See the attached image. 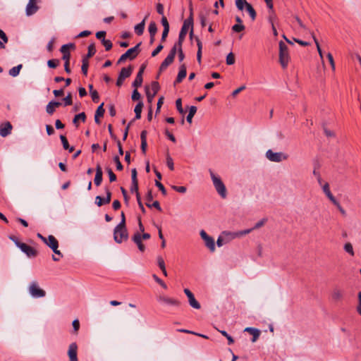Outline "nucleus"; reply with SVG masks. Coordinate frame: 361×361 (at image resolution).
<instances>
[{
  "instance_id": "412c9836",
  "label": "nucleus",
  "mask_w": 361,
  "mask_h": 361,
  "mask_svg": "<svg viewBox=\"0 0 361 361\" xmlns=\"http://www.w3.org/2000/svg\"><path fill=\"white\" fill-rule=\"evenodd\" d=\"M133 241L137 245V247L140 252H144L145 247L142 243L141 235L139 233H136L132 238Z\"/></svg>"
},
{
  "instance_id": "f3484780",
  "label": "nucleus",
  "mask_w": 361,
  "mask_h": 361,
  "mask_svg": "<svg viewBox=\"0 0 361 361\" xmlns=\"http://www.w3.org/2000/svg\"><path fill=\"white\" fill-rule=\"evenodd\" d=\"M158 301L160 302H163V303H165V304H167V305H173V306H176V307H179L181 304V302L175 299V298H169V297H166V296H159L158 298Z\"/></svg>"
},
{
  "instance_id": "ea45409f",
  "label": "nucleus",
  "mask_w": 361,
  "mask_h": 361,
  "mask_svg": "<svg viewBox=\"0 0 361 361\" xmlns=\"http://www.w3.org/2000/svg\"><path fill=\"white\" fill-rule=\"evenodd\" d=\"M59 59H50L47 61V65L49 68H55L59 65Z\"/></svg>"
},
{
  "instance_id": "c03bdc74",
  "label": "nucleus",
  "mask_w": 361,
  "mask_h": 361,
  "mask_svg": "<svg viewBox=\"0 0 361 361\" xmlns=\"http://www.w3.org/2000/svg\"><path fill=\"white\" fill-rule=\"evenodd\" d=\"M235 63V56L232 52H230L226 56V63L228 65H233Z\"/></svg>"
},
{
  "instance_id": "a18cd8bd",
  "label": "nucleus",
  "mask_w": 361,
  "mask_h": 361,
  "mask_svg": "<svg viewBox=\"0 0 361 361\" xmlns=\"http://www.w3.org/2000/svg\"><path fill=\"white\" fill-rule=\"evenodd\" d=\"M331 202L338 208V209L339 210V212L341 213V214L343 216H345L346 215V212H345V209L341 207V205L336 200V199L334 200V201H332Z\"/></svg>"
},
{
  "instance_id": "e433bc0d",
  "label": "nucleus",
  "mask_w": 361,
  "mask_h": 361,
  "mask_svg": "<svg viewBox=\"0 0 361 361\" xmlns=\"http://www.w3.org/2000/svg\"><path fill=\"white\" fill-rule=\"evenodd\" d=\"M148 30H149V32L150 35H156L157 31V24L155 23V22L152 21L149 23V27H148Z\"/></svg>"
},
{
  "instance_id": "7c9ffc66",
  "label": "nucleus",
  "mask_w": 361,
  "mask_h": 361,
  "mask_svg": "<svg viewBox=\"0 0 361 361\" xmlns=\"http://www.w3.org/2000/svg\"><path fill=\"white\" fill-rule=\"evenodd\" d=\"M245 9L248 12V13H249L250 18H252V20H255V18H256L257 14H256L255 10L252 7V6L250 4H247Z\"/></svg>"
},
{
  "instance_id": "1a4fd4ad",
  "label": "nucleus",
  "mask_w": 361,
  "mask_h": 361,
  "mask_svg": "<svg viewBox=\"0 0 361 361\" xmlns=\"http://www.w3.org/2000/svg\"><path fill=\"white\" fill-rule=\"evenodd\" d=\"M266 157L269 161L274 162H280L288 159V155L283 152H274L271 149L267 151Z\"/></svg>"
},
{
  "instance_id": "338daca9",
  "label": "nucleus",
  "mask_w": 361,
  "mask_h": 361,
  "mask_svg": "<svg viewBox=\"0 0 361 361\" xmlns=\"http://www.w3.org/2000/svg\"><path fill=\"white\" fill-rule=\"evenodd\" d=\"M90 94L94 102H97L99 101V97L97 90L91 91Z\"/></svg>"
},
{
  "instance_id": "37998d69",
  "label": "nucleus",
  "mask_w": 361,
  "mask_h": 361,
  "mask_svg": "<svg viewBox=\"0 0 361 361\" xmlns=\"http://www.w3.org/2000/svg\"><path fill=\"white\" fill-rule=\"evenodd\" d=\"M166 164L171 171L174 170V164L173 159L170 157L169 154L166 156Z\"/></svg>"
},
{
  "instance_id": "6e6d98bb",
  "label": "nucleus",
  "mask_w": 361,
  "mask_h": 361,
  "mask_svg": "<svg viewBox=\"0 0 361 361\" xmlns=\"http://www.w3.org/2000/svg\"><path fill=\"white\" fill-rule=\"evenodd\" d=\"M95 204L98 207H101V206H102L104 204H106L107 203L104 202V198L102 197L101 196H97L95 197Z\"/></svg>"
},
{
  "instance_id": "f03ea898",
  "label": "nucleus",
  "mask_w": 361,
  "mask_h": 361,
  "mask_svg": "<svg viewBox=\"0 0 361 361\" xmlns=\"http://www.w3.org/2000/svg\"><path fill=\"white\" fill-rule=\"evenodd\" d=\"M47 245H48L53 252L57 255H52V259L55 262H58L60 260L61 257H63V254L58 250L59 247V242L57 239L52 235H49L47 238V243H44Z\"/></svg>"
},
{
  "instance_id": "bf43d9fd",
  "label": "nucleus",
  "mask_w": 361,
  "mask_h": 361,
  "mask_svg": "<svg viewBox=\"0 0 361 361\" xmlns=\"http://www.w3.org/2000/svg\"><path fill=\"white\" fill-rule=\"evenodd\" d=\"M276 18V16L274 12V11H270L269 15L268 16V21L271 24V25H274V20Z\"/></svg>"
},
{
  "instance_id": "9b49d317",
  "label": "nucleus",
  "mask_w": 361,
  "mask_h": 361,
  "mask_svg": "<svg viewBox=\"0 0 361 361\" xmlns=\"http://www.w3.org/2000/svg\"><path fill=\"white\" fill-rule=\"evenodd\" d=\"M343 296L344 291L338 286H335L331 291V300L334 303H337L342 301V300L343 299Z\"/></svg>"
},
{
  "instance_id": "680f3d73",
  "label": "nucleus",
  "mask_w": 361,
  "mask_h": 361,
  "mask_svg": "<svg viewBox=\"0 0 361 361\" xmlns=\"http://www.w3.org/2000/svg\"><path fill=\"white\" fill-rule=\"evenodd\" d=\"M60 139L61 140V142H62V145H63V148L66 149H68V146H69V144H68V140L67 138L66 137V136L61 135H60Z\"/></svg>"
},
{
  "instance_id": "cd10ccee",
  "label": "nucleus",
  "mask_w": 361,
  "mask_h": 361,
  "mask_svg": "<svg viewBox=\"0 0 361 361\" xmlns=\"http://www.w3.org/2000/svg\"><path fill=\"white\" fill-rule=\"evenodd\" d=\"M343 250L345 252H347L350 257L355 256V252L353 249V246L351 243L348 242L345 243L343 245Z\"/></svg>"
},
{
  "instance_id": "603ef678",
  "label": "nucleus",
  "mask_w": 361,
  "mask_h": 361,
  "mask_svg": "<svg viewBox=\"0 0 361 361\" xmlns=\"http://www.w3.org/2000/svg\"><path fill=\"white\" fill-rule=\"evenodd\" d=\"M176 108H177V110L178 111L183 114L185 113L183 107H182V101H181V99H178L176 101Z\"/></svg>"
},
{
  "instance_id": "4be33fe9",
  "label": "nucleus",
  "mask_w": 361,
  "mask_h": 361,
  "mask_svg": "<svg viewBox=\"0 0 361 361\" xmlns=\"http://www.w3.org/2000/svg\"><path fill=\"white\" fill-rule=\"evenodd\" d=\"M104 103H102L97 109L94 115V121L97 124H100L99 117H102L104 114L105 110L103 107Z\"/></svg>"
},
{
  "instance_id": "864d4df0",
  "label": "nucleus",
  "mask_w": 361,
  "mask_h": 361,
  "mask_svg": "<svg viewBox=\"0 0 361 361\" xmlns=\"http://www.w3.org/2000/svg\"><path fill=\"white\" fill-rule=\"evenodd\" d=\"M233 31L240 32L245 30V26L243 24H235L232 27Z\"/></svg>"
},
{
  "instance_id": "774afa93",
  "label": "nucleus",
  "mask_w": 361,
  "mask_h": 361,
  "mask_svg": "<svg viewBox=\"0 0 361 361\" xmlns=\"http://www.w3.org/2000/svg\"><path fill=\"white\" fill-rule=\"evenodd\" d=\"M357 297H358V305H357V310L358 312V313L361 315V291H360L357 294Z\"/></svg>"
},
{
  "instance_id": "0eeeda50",
  "label": "nucleus",
  "mask_w": 361,
  "mask_h": 361,
  "mask_svg": "<svg viewBox=\"0 0 361 361\" xmlns=\"http://www.w3.org/2000/svg\"><path fill=\"white\" fill-rule=\"evenodd\" d=\"M28 292L32 297L35 298H43L46 295V292L42 289L38 283L35 281H32L28 287Z\"/></svg>"
},
{
  "instance_id": "4468645a",
  "label": "nucleus",
  "mask_w": 361,
  "mask_h": 361,
  "mask_svg": "<svg viewBox=\"0 0 361 361\" xmlns=\"http://www.w3.org/2000/svg\"><path fill=\"white\" fill-rule=\"evenodd\" d=\"M68 356L69 357V361H78V345L76 343L73 342L69 345L68 350Z\"/></svg>"
},
{
  "instance_id": "4d7b16f0",
  "label": "nucleus",
  "mask_w": 361,
  "mask_h": 361,
  "mask_svg": "<svg viewBox=\"0 0 361 361\" xmlns=\"http://www.w3.org/2000/svg\"><path fill=\"white\" fill-rule=\"evenodd\" d=\"M114 161L116 163V169L118 171H122L123 167V165L119 159V157L118 156L114 157Z\"/></svg>"
},
{
  "instance_id": "a211bd4d",
  "label": "nucleus",
  "mask_w": 361,
  "mask_h": 361,
  "mask_svg": "<svg viewBox=\"0 0 361 361\" xmlns=\"http://www.w3.org/2000/svg\"><path fill=\"white\" fill-rule=\"evenodd\" d=\"M13 126L10 122H5L0 125V135L5 137L11 133Z\"/></svg>"
},
{
  "instance_id": "a878e982",
  "label": "nucleus",
  "mask_w": 361,
  "mask_h": 361,
  "mask_svg": "<svg viewBox=\"0 0 361 361\" xmlns=\"http://www.w3.org/2000/svg\"><path fill=\"white\" fill-rule=\"evenodd\" d=\"M174 61V59L167 56L166 58L163 61L159 67V73L167 68Z\"/></svg>"
},
{
  "instance_id": "052dcab7",
  "label": "nucleus",
  "mask_w": 361,
  "mask_h": 361,
  "mask_svg": "<svg viewBox=\"0 0 361 361\" xmlns=\"http://www.w3.org/2000/svg\"><path fill=\"white\" fill-rule=\"evenodd\" d=\"M64 105L69 106L72 104V95L71 93H68V95L63 98Z\"/></svg>"
},
{
  "instance_id": "c9c22d12",
  "label": "nucleus",
  "mask_w": 361,
  "mask_h": 361,
  "mask_svg": "<svg viewBox=\"0 0 361 361\" xmlns=\"http://www.w3.org/2000/svg\"><path fill=\"white\" fill-rule=\"evenodd\" d=\"M248 2L246 0H235V5L238 10L243 11L244 8H246Z\"/></svg>"
},
{
  "instance_id": "79ce46f5",
  "label": "nucleus",
  "mask_w": 361,
  "mask_h": 361,
  "mask_svg": "<svg viewBox=\"0 0 361 361\" xmlns=\"http://www.w3.org/2000/svg\"><path fill=\"white\" fill-rule=\"evenodd\" d=\"M106 172L108 173L110 182L115 181L116 180V176L113 172L112 169L111 168L107 167L106 169Z\"/></svg>"
},
{
  "instance_id": "6ab92c4d",
  "label": "nucleus",
  "mask_w": 361,
  "mask_h": 361,
  "mask_svg": "<svg viewBox=\"0 0 361 361\" xmlns=\"http://www.w3.org/2000/svg\"><path fill=\"white\" fill-rule=\"evenodd\" d=\"M186 66L184 63H183L180 66V70L174 83L176 84L181 82L182 80L186 77Z\"/></svg>"
},
{
  "instance_id": "0e129e2a",
  "label": "nucleus",
  "mask_w": 361,
  "mask_h": 361,
  "mask_svg": "<svg viewBox=\"0 0 361 361\" xmlns=\"http://www.w3.org/2000/svg\"><path fill=\"white\" fill-rule=\"evenodd\" d=\"M55 110L56 109L54 108L51 104L49 102V104L46 106L47 113L49 115H52L54 113Z\"/></svg>"
},
{
  "instance_id": "3c124183",
  "label": "nucleus",
  "mask_w": 361,
  "mask_h": 361,
  "mask_svg": "<svg viewBox=\"0 0 361 361\" xmlns=\"http://www.w3.org/2000/svg\"><path fill=\"white\" fill-rule=\"evenodd\" d=\"M155 185L161 190V193L164 195H166V190L164 186V185L159 182V180H155Z\"/></svg>"
},
{
  "instance_id": "c85d7f7f",
  "label": "nucleus",
  "mask_w": 361,
  "mask_h": 361,
  "mask_svg": "<svg viewBox=\"0 0 361 361\" xmlns=\"http://www.w3.org/2000/svg\"><path fill=\"white\" fill-rule=\"evenodd\" d=\"M23 68L22 64H19L16 66L13 67L9 70V75L12 77H16L19 75L20 70Z\"/></svg>"
},
{
  "instance_id": "9d476101",
  "label": "nucleus",
  "mask_w": 361,
  "mask_h": 361,
  "mask_svg": "<svg viewBox=\"0 0 361 361\" xmlns=\"http://www.w3.org/2000/svg\"><path fill=\"white\" fill-rule=\"evenodd\" d=\"M132 72L133 67L131 66H129L128 68H122L116 81V85L118 87H121L123 85L124 80L130 77Z\"/></svg>"
},
{
  "instance_id": "2f4dec72",
  "label": "nucleus",
  "mask_w": 361,
  "mask_h": 361,
  "mask_svg": "<svg viewBox=\"0 0 361 361\" xmlns=\"http://www.w3.org/2000/svg\"><path fill=\"white\" fill-rule=\"evenodd\" d=\"M196 112H197V107L195 106H191L190 107L189 114H188L187 118H186L187 121L189 123H192V117L194 116V115L195 114Z\"/></svg>"
},
{
  "instance_id": "e2e57ef3",
  "label": "nucleus",
  "mask_w": 361,
  "mask_h": 361,
  "mask_svg": "<svg viewBox=\"0 0 361 361\" xmlns=\"http://www.w3.org/2000/svg\"><path fill=\"white\" fill-rule=\"evenodd\" d=\"M140 94L139 93V92L137 91V88H135L133 92V94H132V99L133 101H137V100H139L140 99Z\"/></svg>"
},
{
  "instance_id": "f257e3e1",
  "label": "nucleus",
  "mask_w": 361,
  "mask_h": 361,
  "mask_svg": "<svg viewBox=\"0 0 361 361\" xmlns=\"http://www.w3.org/2000/svg\"><path fill=\"white\" fill-rule=\"evenodd\" d=\"M193 25V18H192V10L190 8V16L184 20L183 26L180 29L178 39L176 43H178V47H182V44L185 40V36L188 31L190 27Z\"/></svg>"
},
{
  "instance_id": "7ed1b4c3",
  "label": "nucleus",
  "mask_w": 361,
  "mask_h": 361,
  "mask_svg": "<svg viewBox=\"0 0 361 361\" xmlns=\"http://www.w3.org/2000/svg\"><path fill=\"white\" fill-rule=\"evenodd\" d=\"M209 173L217 192L222 198L226 197V188L221 178L216 176L212 170H209Z\"/></svg>"
},
{
  "instance_id": "5701e85b",
  "label": "nucleus",
  "mask_w": 361,
  "mask_h": 361,
  "mask_svg": "<svg viewBox=\"0 0 361 361\" xmlns=\"http://www.w3.org/2000/svg\"><path fill=\"white\" fill-rule=\"evenodd\" d=\"M245 331H247L250 333L251 335H252V341L255 342L259 337L260 335V331L257 329L252 328V327H247L245 329Z\"/></svg>"
},
{
  "instance_id": "bb28decb",
  "label": "nucleus",
  "mask_w": 361,
  "mask_h": 361,
  "mask_svg": "<svg viewBox=\"0 0 361 361\" xmlns=\"http://www.w3.org/2000/svg\"><path fill=\"white\" fill-rule=\"evenodd\" d=\"M146 18L147 17H145L142 22L135 26V32L137 35H142L143 34Z\"/></svg>"
},
{
  "instance_id": "20e7f679",
  "label": "nucleus",
  "mask_w": 361,
  "mask_h": 361,
  "mask_svg": "<svg viewBox=\"0 0 361 361\" xmlns=\"http://www.w3.org/2000/svg\"><path fill=\"white\" fill-rule=\"evenodd\" d=\"M74 48L75 44L73 43L63 44L61 49L60 51L63 54L62 59L64 61V70L67 73H71V71L69 67L71 54L69 51V48Z\"/></svg>"
},
{
  "instance_id": "ddd939ff",
  "label": "nucleus",
  "mask_w": 361,
  "mask_h": 361,
  "mask_svg": "<svg viewBox=\"0 0 361 361\" xmlns=\"http://www.w3.org/2000/svg\"><path fill=\"white\" fill-rule=\"evenodd\" d=\"M200 234L201 238L204 240L205 245L209 249L211 252H214L215 243L214 238L208 235L207 233L204 230H202Z\"/></svg>"
},
{
  "instance_id": "58836bf2",
  "label": "nucleus",
  "mask_w": 361,
  "mask_h": 361,
  "mask_svg": "<svg viewBox=\"0 0 361 361\" xmlns=\"http://www.w3.org/2000/svg\"><path fill=\"white\" fill-rule=\"evenodd\" d=\"M0 38L4 42V43H3L0 41V47L2 49H4L5 48L4 43H7L8 39V37H7L6 35L5 34V32L1 29H0Z\"/></svg>"
},
{
  "instance_id": "dca6fc26",
  "label": "nucleus",
  "mask_w": 361,
  "mask_h": 361,
  "mask_svg": "<svg viewBox=\"0 0 361 361\" xmlns=\"http://www.w3.org/2000/svg\"><path fill=\"white\" fill-rule=\"evenodd\" d=\"M39 9L37 4V0H29L26 6V15L30 16L35 14Z\"/></svg>"
},
{
  "instance_id": "b1692460",
  "label": "nucleus",
  "mask_w": 361,
  "mask_h": 361,
  "mask_svg": "<svg viewBox=\"0 0 361 361\" xmlns=\"http://www.w3.org/2000/svg\"><path fill=\"white\" fill-rule=\"evenodd\" d=\"M322 188L323 192H324V194L326 195V197L329 199V200L331 202H332L334 200H336V198L332 195V193H331V192L330 190L329 185V183L327 182H325L324 183V185L322 186Z\"/></svg>"
},
{
  "instance_id": "de8ad7c7",
  "label": "nucleus",
  "mask_w": 361,
  "mask_h": 361,
  "mask_svg": "<svg viewBox=\"0 0 361 361\" xmlns=\"http://www.w3.org/2000/svg\"><path fill=\"white\" fill-rule=\"evenodd\" d=\"M104 190L106 192V197L104 198V202H106L109 204L111 202V192L110 191L109 188L107 187L104 188Z\"/></svg>"
},
{
  "instance_id": "5fc2aeb1",
  "label": "nucleus",
  "mask_w": 361,
  "mask_h": 361,
  "mask_svg": "<svg viewBox=\"0 0 361 361\" xmlns=\"http://www.w3.org/2000/svg\"><path fill=\"white\" fill-rule=\"evenodd\" d=\"M132 193L135 192L136 196L137 195L138 192V182H132L131 187L130 189Z\"/></svg>"
},
{
  "instance_id": "c756f323",
  "label": "nucleus",
  "mask_w": 361,
  "mask_h": 361,
  "mask_svg": "<svg viewBox=\"0 0 361 361\" xmlns=\"http://www.w3.org/2000/svg\"><path fill=\"white\" fill-rule=\"evenodd\" d=\"M143 107V103L142 102H139L134 109L135 113V119H140L141 118L142 109Z\"/></svg>"
},
{
  "instance_id": "39448f33",
  "label": "nucleus",
  "mask_w": 361,
  "mask_h": 361,
  "mask_svg": "<svg viewBox=\"0 0 361 361\" xmlns=\"http://www.w3.org/2000/svg\"><path fill=\"white\" fill-rule=\"evenodd\" d=\"M141 45V42H139L134 47L129 49L127 50L126 53L122 54L118 59L117 63L120 64L124 62L126 59H129L130 60H133L136 58L140 52L139 47Z\"/></svg>"
},
{
  "instance_id": "f704fd0d",
  "label": "nucleus",
  "mask_w": 361,
  "mask_h": 361,
  "mask_svg": "<svg viewBox=\"0 0 361 361\" xmlns=\"http://www.w3.org/2000/svg\"><path fill=\"white\" fill-rule=\"evenodd\" d=\"M310 33L311 34V35L314 39V42L317 46V49L318 53L319 54V56H320L321 59L323 60V53H322V49L320 47L319 43L317 39L316 38L314 34L311 32H310Z\"/></svg>"
},
{
  "instance_id": "a19ab883",
  "label": "nucleus",
  "mask_w": 361,
  "mask_h": 361,
  "mask_svg": "<svg viewBox=\"0 0 361 361\" xmlns=\"http://www.w3.org/2000/svg\"><path fill=\"white\" fill-rule=\"evenodd\" d=\"M178 52V43H176L173 47L171 48L169 56H171V58L174 59L176 54V52Z\"/></svg>"
},
{
  "instance_id": "aec40b11",
  "label": "nucleus",
  "mask_w": 361,
  "mask_h": 361,
  "mask_svg": "<svg viewBox=\"0 0 361 361\" xmlns=\"http://www.w3.org/2000/svg\"><path fill=\"white\" fill-rule=\"evenodd\" d=\"M102 176H103V172H102V167L99 164H97V167H96V174H95V177H94V184L97 186H99L101 185V183L102 182Z\"/></svg>"
},
{
  "instance_id": "8fccbe9b",
  "label": "nucleus",
  "mask_w": 361,
  "mask_h": 361,
  "mask_svg": "<svg viewBox=\"0 0 361 361\" xmlns=\"http://www.w3.org/2000/svg\"><path fill=\"white\" fill-rule=\"evenodd\" d=\"M104 46L106 51H109L112 48V42L109 39H103L102 42Z\"/></svg>"
},
{
  "instance_id": "4c0bfd02",
  "label": "nucleus",
  "mask_w": 361,
  "mask_h": 361,
  "mask_svg": "<svg viewBox=\"0 0 361 361\" xmlns=\"http://www.w3.org/2000/svg\"><path fill=\"white\" fill-rule=\"evenodd\" d=\"M88 67H89L88 60L86 58H83L81 70H82V73L85 75H86L87 74Z\"/></svg>"
},
{
  "instance_id": "2eb2a0df",
  "label": "nucleus",
  "mask_w": 361,
  "mask_h": 361,
  "mask_svg": "<svg viewBox=\"0 0 361 361\" xmlns=\"http://www.w3.org/2000/svg\"><path fill=\"white\" fill-rule=\"evenodd\" d=\"M184 293H185V295H187V297L188 298V302H189L190 305L195 309H197V310L200 309V307H201L200 304L195 298L193 293L188 288H185Z\"/></svg>"
},
{
  "instance_id": "393cba45",
  "label": "nucleus",
  "mask_w": 361,
  "mask_h": 361,
  "mask_svg": "<svg viewBox=\"0 0 361 361\" xmlns=\"http://www.w3.org/2000/svg\"><path fill=\"white\" fill-rule=\"evenodd\" d=\"M79 121H81L82 122H85L86 121V114L85 112L80 113L78 114H76L73 119V123L75 126V127L79 126Z\"/></svg>"
},
{
  "instance_id": "423d86ee",
  "label": "nucleus",
  "mask_w": 361,
  "mask_h": 361,
  "mask_svg": "<svg viewBox=\"0 0 361 361\" xmlns=\"http://www.w3.org/2000/svg\"><path fill=\"white\" fill-rule=\"evenodd\" d=\"M279 61L283 68L288 66L289 61L288 47L282 41L279 42Z\"/></svg>"
},
{
  "instance_id": "72a5a7b5",
  "label": "nucleus",
  "mask_w": 361,
  "mask_h": 361,
  "mask_svg": "<svg viewBox=\"0 0 361 361\" xmlns=\"http://www.w3.org/2000/svg\"><path fill=\"white\" fill-rule=\"evenodd\" d=\"M95 53H96V48H95L94 43H91L88 46L87 54L85 58H86L87 59L88 58L92 57L95 54Z\"/></svg>"
},
{
  "instance_id": "49530a36",
  "label": "nucleus",
  "mask_w": 361,
  "mask_h": 361,
  "mask_svg": "<svg viewBox=\"0 0 361 361\" xmlns=\"http://www.w3.org/2000/svg\"><path fill=\"white\" fill-rule=\"evenodd\" d=\"M159 84L158 82L157 81H153L151 84V90H152V93H154V94H157V93L158 92L159 90Z\"/></svg>"
},
{
  "instance_id": "09e8293b",
  "label": "nucleus",
  "mask_w": 361,
  "mask_h": 361,
  "mask_svg": "<svg viewBox=\"0 0 361 361\" xmlns=\"http://www.w3.org/2000/svg\"><path fill=\"white\" fill-rule=\"evenodd\" d=\"M152 277L154 279V281L157 283H159L162 288H164V289L167 288L166 284L161 279H159L156 274H153Z\"/></svg>"
},
{
  "instance_id": "6e6552de",
  "label": "nucleus",
  "mask_w": 361,
  "mask_h": 361,
  "mask_svg": "<svg viewBox=\"0 0 361 361\" xmlns=\"http://www.w3.org/2000/svg\"><path fill=\"white\" fill-rule=\"evenodd\" d=\"M128 234L126 227L118 228L116 226L114 231V238L117 243H121L128 239Z\"/></svg>"
},
{
  "instance_id": "69168bd1",
  "label": "nucleus",
  "mask_w": 361,
  "mask_h": 361,
  "mask_svg": "<svg viewBox=\"0 0 361 361\" xmlns=\"http://www.w3.org/2000/svg\"><path fill=\"white\" fill-rule=\"evenodd\" d=\"M164 48L162 44H159L157 48L152 52V56H156Z\"/></svg>"
},
{
  "instance_id": "13d9d810",
  "label": "nucleus",
  "mask_w": 361,
  "mask_h": 361,
  "mask_svg": "<svg viewBox=\"0 0 361 361\" xmlns=\"http://www.w3.org/2000/svg\"><path fill=\"white\" fill-rule=\"evenodd\" d=\"M172 189L175 191L180 192V193H185L187 190L185 186H176V185H172Z\"/></svg>"
},
{
  "instance_id": "473e14b6",
  "label": "nucleus",
  "mask_w": 361,
  "mask_h": 361,
  "mask_svg": "<svg viewBox=\"0 0 361 361\" xmlns=\"http://www.w3.org/2000/svg\"><path fill=\"white\" fill-rule=\"evenodd\" d=\"M142 81H143L142 75H140V73H137L135 80L133 82V86L135 88H137L142 85Z\"/></svg>"
},
{
  "instance_id": "f8f14e48",
  "label": "nucleus",
  "mask_w": 361,
  "mask_h": 361,
  "mask_svg": "<svg viewBox=\"0 0 361 361\" xmlns=\"http://www.w3.org/2000/svg\"><path fill=\"white\" fill-rule=\"evenodd\" d=\"M17 247L29 257H34L37 256V250L24 243H17Z\"/></svg>"
}]
</instances>
